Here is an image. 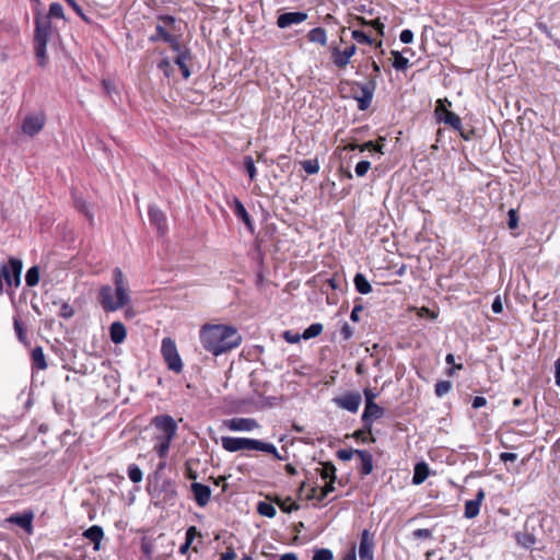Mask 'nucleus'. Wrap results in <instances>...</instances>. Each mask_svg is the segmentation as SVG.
I'll return each instance as SVG.
<instances>
[{
  "mask_svg": "<svg viewBox=\"0 0 560 560\" xmlns=\"http://www.w3.org/2000/svg\"><path fill=\"white\" fill-rule=\"evenodd\" d=\"M385 410L376 402L366 404L361 420L365 428L373 427V421L384 416Z\"/></svg>",
  "mask_w": 560,
  "mask_h": 560,
  "instance_id": "a211bd4d",
  "label": "nucleus"
},
{
  "mask_svg": "<svg viewBox=\"0 0 560 560\" xmlns=\"http://www.w3.org/2000/svg\"><path fill=\"white\" fill-rule=\"evenodd\" d=\"M73 315H74L73 307L69 303L63 302L59 310V316L63 317V318H71Z\"/></svg>",
  "mask_w": 560,
  "mask_h": 560,
  "instance_id": "09e8293b",
  "label": "nucleus"
},
{
  "mask_svg": "<svg viewBox=\"0 0 560 560\" xmlns=\"http://www.w3.org/2000/svg\"><path fill=\"white\" fill-rule=\"evenodd\" d=\"M365 405L375 402L374 399L377 397V394L373 392L371 388L364 389Z\"/></svg>",
  "mask_w": 560,
  "mask_h": 560,
  "instance_id": "69168bd1",
  "label": "nucleus"
},
{
  "mask_svg": "<svg viewBox=\"0 0 560 560\" xmlns=\"http://www.w3.org/2000/svg\"><path fill=\"white\" fill-rule=\"evenodd\" d=\"M83 536L94 542V550L97 551L101 548V541L104 537L103 528L98 525H93L84 530Z\"/></svg>",
  "mask_w": 560,
  "mask_h": 560,
  "instance_id": "b1692460",
  "label": "nucleus"
},
{
  "mask_svg": "<svg viewBox=\"0 0 560 560\" xmlns=\"http://www.w3.org/2000/svg\"><path fill=\"white\" fill-rule=\"evenodd\" d=\"M306 37L311 43H317L322 46L327 45V33L324 27L318 26V27L311 30L307 33Z\"/></svg>",
  "mask_w": 560,
  "mask_h": 560,
  "instance_id": "bb28decb",
  "label": "nucleus"
},
{
  "mask_svg": "<svg viewBox=\"0 0 560 560\" xmlns=\"http://www.w3.org/2000/svg\"><path fill=\"white\" fill-rule=\"evenodd\" d=\"M362 24L372 26L381 36H384L385 25L383 22H381L380 19H375L370 22H366L364 19H362Z\"/></svg>",
  "mask_w": 560,
  "mask_h": 560,
  "instance_id": "49530a36",
  "label": "nucleus"
},
{
  "mask_svg": "<svg viewBox=\"0 0 560 560\" xmlns=\"http://www.w3.org/2000/svg\"><path fill=\"white\" fill-rule=\"evenodd\" d=\"M238 219L246 225L250 233H254V224L249 218V212H236Z\"/></svg>",
  "mask_w": 560,
  "mask_h": 560,
  "instance_id": "864d4df0",
  "label": "nucleus"
},
{
  "mask_svg": "<svg viewBox=\"0 0 560 560\" xmlns=\"http://www.w3.org/2000/svg\"><path fill=\"white\" fill-rule=\"evenodd\" d=\"M355 148H358L361 152L375 151V152L382 153L383 144H378V143L376 144L373 141H366L363 144L357 145Z\"/></svg>",
  "mask_w": 560,
  "mask_h": 560,
  "instance_id": "a18cd8bd",
  "label": "nucleus"
},
{
  "mask_svg": "<svg viewBox=\"0 0 560 560\" xmlns=\"http://www.w3.org/2000/svg\"><path fill=\"white\" fill-rule=\"evenodd\" d=\"M266 499L277 504L283 513H292L300 510V505L291 497L282 498L279 494H267Z\"/></svg>",
  "mask_w": 560,
  "mask_h": 560,
  "instance_id": "aec40b11",
  "label": "nucleus"
},
{
  "mask_svg": "<svg viewBox=\"0 0 560 560\" xmlns=\"http://www.w3.org/2000/svg\"><path fill=\"white\" fill-rule=\"evenodd\" d=\"M301 165L305 173L308 175L316 174L319 171V163L317 159L301 161Z\"/></svg>",
  "mask_w": 560,
  "mask_h": 560,
  "instance_id": "4c0bfd02",
  "label": "nucleus"
},
{
  "mask_svg": "<svg viewBox=\"0 0 560 560\" xmlns=\"http://www.w3.org/2000/svg\"><path fill=\"white\" fill-rule=\"evenodd\" d=\"M323 329L324 327L320 323H314L303 331L302 338L305 340L315 338L322 334Z\"/></svg>",
  "mask_w": 560,
  "mask_h": 560,
  "instance_id": "72a5a7b5",
  "label": "nucleus"
},
{
  "mask_svg": "<svg viewBox=\"0 0 560 560\" xmlns=\"http://www.w3.org/2000/svg\"><path fill=\"white\" fill-rule=\"evenodd\" d=\"M307 13L303 11L285 12L277 18V26L279 28H287L292 24H299L307 19Z\"/></svg>",
  "mask_w": 560,
  "mask_h": 560,
  "instance_id": "dca6fc26",
  "label": "nucleus"
},
{
  "mask_svg": "<svg viewBox=\"0 0 560 560\" xmlns=\"http://www.w3.org/2000/svg\"><path fill=\"white\" fill-rule=\"evenodd\" d=\"M374 539L369 529L360 535L359 557L361 560H374Z\"/></svg>",
  "mask_w": 560,
  "mask_h": 560,
  "instance_id": "f8f14e48",
  "label": "nucleus"
},
{
  "mask_svg": "<svg viewBox=\"0 0 560 560\" xmlns=\"http://www.w3.org/2000/svg\"><path fill=\"white\" fill-rule=\"evenodd\" d=\"M46 122V116L43 112L25 116L22 124V131L28 137H34L42 131Z\"/></svg>",
  "mask_w": 560,
  "mask_h": 560,
  "instance_id": "1a4fd4ad",
  "label": "nucleus"
},
{
  "mask_svg": "<svg viewBox=\"0 0 560 560\" xmlns=\"http://www.w3.org/2000/svg\"><path fill=\"white\" fill-rule=\"evenodd\" d=\"M355 51L357 46L354 44L347 47L345 50H340L338 47H334L331 49L332 63L337 68L343 69L350 62V58L355 54Z\"/></svg>",
  "mask_w": 560,
  "mask_h": 560,
  "instance_id": "ddd939ff",
  "label": "nucleus"
},
{
  "mask_svg": "<svg viewBox=\"0 0 560 560\" xmlns=\"http://www.w3.org/2000/svg\"><path fill=\"white\" fill-rule=\"evenodd\" d=\"M128 477L132 482L138 483L142 480L143 474L138 465L131 464L128 466Z\"/></svg>",
  "mask_w": 560,
  "mask_h": 560,
  "instance_id": "58836bf2",
  "label": "nucleus"
},
{
  "mask_svg": "<svg viewBox=\"0 0 560 560\" xmlns=\"http://www.w3.org/2000/svg\"><path fill=\"white\" fill-rule=\"evenodd\" d=\"M32 359H33L34 364H35L39 370H45V369H47V362H46L45 354H44V351H43L42 347H36V348L33 350V352H32Z\"/></svg>",
  "mask_w": 560,
  "mask_h": 560,
  "instance_id": "2f4dec72",
  "label": "nucleus"
},
{
  "mask_svg": "<svg viewBox=\"0 0 560 560\" xmlns=\"http://www.w3.org/2000/svg\"><path fill=\"white\" fill-rule=\"evenodd\" d=\"M429 474L430 469L427 463L420 462L416 464L412 476V483L417 486L423 483L429 477Z\"/></svg>",
  "mask_w": 560,
  "mask_h": 560,
  "instance_id": "a878e982",
  "label": "nucleus"
},
{
  "mask_svg": "<svg viewBox=\"0 0 560 560\" xmlns=\"http://www.w3.org/2000/svg\"><path fill=\"white\" fill-rule=\"evenodd\" d=\"M224 425L231 431H253L258 423L252 418H232L224 421Z\"/></svg>",
  "mask_w": 560,
  "mask_h": 560,
  "instance_id": "2eb2a0df",
  "label": "nucleus"
},
{
  "mask_svg": "<svg viewBox=\"0 0 560 560\" xmlns=\"http://www.w3.org/2000/svg\"><path fill=\"white\" fill-rule=\"evenodd\" d=\"M509 213V221L508 225L510 230H515L518 226V212H508Z\"/></svg>",
  "mask_w": 560,
  "mask_h": 560,
  "instance_id": "bf43d9fd",
  "label": "nucleus"
},
{
  "mask_svg": "<svg viewBox=\"0 0 560 560\" xmlns=\"http://www.w3.org/2000/svg\"><path fill=\"white\" fill-rule=\"evenodd\" d=\"M452 387L451 381H439L434 386V393L438 397H443L451 392Z\"/></svg>",
  "mask_w": 560,
  "mask_h": 560,
  "instance_id": "e433bc0d",
  "label": "nucleus"
},
{
  "mask_svg": "<svg viewBox=\"0 0 560 560\" xmlns=\"http://www.w3.org/2000/svg\"><path fill=\"white\" fill-rule=\"evenodd\" d=\"M109 335H110V340L114 343H116V345L121 343L126 339V336H127V330H126L125 325L120 322H114L109 327Z\"/></svg>",
  "mask_w": 560,
  "mask_h": 560,
  "instance_id": "393cba45",
  "label": "nucleus"
},
{
  "mask_svg": "<svg viewBox=\"0 0 560 560\" xmlns=\"http://www.w3.org/2000/svg\"><path fill=\"white\" fill-rule=\"evenodd\" d=\"M221 557L224 558L225 560H235L236 552L233 547H228L225 552H223Z\"/></svg>",
  "mask_w": 560,
  "mask_h": 560,
  "instance_id": "774afa93",
  "label": "nucleus"
},
{
  "mask_svg": "<svg viewBox=\"0 0 560 560\" xmlns=\"http://www.w3.org/2000/svg\"><path fill=\"white\" fill-rule=\"evenodd\" d=\"M158 69L161 70L164 77L167 79H171L174 71L173 66L171 65V61L168 60L167 57L162 58L158 62Z\"/></svg>",
  "mask_w": 560,
  "mask_h": 560,
  "instance_id": "ea45409f",
  "label": "nucleus"
},
{
  "mask_svg": "<svg viewBox=\"0 0 560 560\" xmlns=\"http://www.w3.org/2000/svg\"><path fill=\"white\" fill-rule=\"evenodd\" d=\"M358 450L353 448H341L337 451V457L343 462L350 460Z\"/></svg>",
  "mask_w": 560,
  "mask_h": 560,
  "instance_id": "8fccbe9b",
  "label": "nucleus"
},
{
  "mask_svg": "<svg viewBox=\"0 0 560 560\" xmlns=\"http://www.w3.org/2000/svg\"><path fill=\"white\" fill-rule=\"evenodd\" d=\"M352 85L361 91L360 95L353 94V98L358 102V108L360 110H366L372 104L376 90L377 83L375 78H371L366 83L352 82Z\"/></svg>",
  "mask_w": 560,
  "mask_h": 560,
  "instance_id": "0eeeda50",
  "label": "nucleus"
},
{
  "mask_svg": "<svg viewBox=\"0 0 560 560\" xmlns=\"http://www.w3.org/2000/svg\"><path fill=\"white\" fill-rule=\"evenodd\" d=\"M352 38L360 44L372 45L373 43L371 36L360 30L352 31Z\"/></svg>",
  "mask_w": 560,
  "mask_h": 560,
  "instance_id": "c03bdc74",
  "label": "nucleus"
},
{
  "mask_svg": "<svg viewBox=\"0 0 560 560\" xmlns=\"http://www.w3.org/2000/svg\"><path fill=\"white\" fill-rule=\"evenodd\" d=\"M256 510L258 514L269 518L275 517L277 514L276 508L273 506V502L270 501L258 502Z\"/></svg>",
  "mask_w": 560,
  "mask_h": 560,
  "instance_id": "c85d7f7f",
  "label": "nucleus"
},
{
  "mask_svg": "<svg viewBox=\"0 0 560 560\" xmlns=\"http://www.w3.org/2000/svg\"><path fill=\"white\" fill-rule=\"evenodd\" d=\"M33 513L32 512H25L23 514H13L8 518V522L13 523L23 529H25L28 534H32L33 532Z\"/></svg>",
  "mask_w": 560,
  "mask_h": 560,
  "instance_id": "4be33fe9",
  "label": "nucleus"
},
{
  "mask_svg": "<svg viewBox=\"0 0 560 560\" xmlns=\"http://www.w3.org/2000/svg\"><path fill=\"white\" fill-rule=\"evenodd\" d=\"M25 282L28 287H35L39 282V268L37 266L31 267L25 276Z\"/></svg>",
  "mask_w": 560,
  "mask_h": 560,
  "instance_id": "c9c22d12",
  "label": "nucleus"
},
{
  "mask_svg": "<svg viewBox=\"0 0 560 560\" xmlns=\"http://www.w3.org/2000/svg\"><path fill=\"white\" fill-rule=\"evenodd\" d=\"M114 288L105 284L100 288L98 303L106 313L116 312L129 305L131 298L128 281L120 268L113 271Z\"/></svg>",
  "mask_w": 560,
  "mask_h": 560,
  "instance_id": "f03ea898",
  "label": "nucleus"
},
{
  "mask_svg": "<svg viewBox=\"0 0 560 560\" xmlns=\"http://www.w3.org/2000/svg\"><path fill=\"white\" fill-rule=\"evenodd\" d=\"M312 560H332V552L329 549L316 550Z\"/></svg>",
  "mask_w": 560,
  "mask_h": 560,
  "instance_id": "3c124183",
  "label": "nucleus"
},
{
  "mask_svg": "<svg viewBox=\"0 0 560 560\" xmlns=\"http://www.w3.org/2000/svg\"><path fill=\"white\" fill-rule=\"evenodd\" d=\"M194 65L195 60L190 50L177 43V69L184 79L187 80L190 77Z\"/></svg>",
  "mask_w": 560,
  "mask_h": 560,
  "instance_id": "9d476101",
  "label": "nucleus"
},
{
  "mask_svg": "<svg viewBox=\"0 0 560 560\" xmlns=\"http://www.w3.org/2000/svg\"><path fill=\"white\" fill-rule=\"evenodd\" d=\"M418 315L420 317L422 316H428L430 317L431 319H435L438 317V314L433 311H431L429 307H425V306H422L420 310H419V313Z\"/></svg>",
  "mask_w": 560,
  "mask_h": 560,
  "instance_id": "052dcab7",
  "label": "nucleus"
},
{
  "mask_svg": "<svg viewBox=\"0 0 560 560\" xmlns=\"http://www.w3.org/2000/svg\"><path fill=\"white\" fill-rule=\"evenodd\" d=\"M35 32L34 45L35 55L38 59L39 66L44 67L47 61V44L52 35V24L49 16H44L39 11L34 18Z\"/></svg>",
  "mask_w": 560,
  "mask_h": 560,
  "instance_id": "20e7f679",
  "label": "nucleus"
},
{
  "mask_svg": "<svg viewBox=\"0 0 560 560\" xmlns=\"http://www.w3.org/2000/svg\"><path fill=\"white\" fill-rule=\"evenodd\" d=\"M360 464L358 466L361 476H368L373 471V456L369 451L359 450L355 452Z\"/></svg>",
  "mask_w": 560,
  "mask_h": 560,
  "instance_id": "412c9836",
  "label": "nucleus"
},
{
  "mask_svg": "<svg viewBox=\"0 0 560 560\" xmlns=\"http://www.w3.org/2000/svg\"><path fill=\"white\" fill-rule=\"evenodd\" d=\"M486 498L483 489H479L474 500H468L465 503L464 516L466 518H475L480 513V506Z\"/></svg>",
  "mask_w": 560,
  "mask_h": 560,
  "instance_id": "f3484780",
  "label": "nucleus"
},
{
  "mask_svg": "<svg viewBox=\"0 0 560 560\" xmlns=\"http://www.w3.org/2000/svg\"><path fill=\"white\" fill-rule=\"evenodd\" d=\"M500 459L503 463L515 462L517 459V454L516 453L504 452V453L500 454Z\"/></svg>",
  "mask_w": 560,
  "mask_h": 560,
  "instance_id": "0e129e2a",
  "label": "nucleus"
},
{
  "mask_svg": "<svg viewBox=\"0 0 560 560\" xmlns=\"http://www.w3.org/2000/svg\"><path fill=\"white\" fill-rule=\"evenodd\" d=\"M340 335L343 340H349L353 336V328L348 323H345L340 329Z\"/></svg>",
  "mask_w": 560,
  "mask_h": 560,
  "instance_id": "4d7b16f0",
  "label": "nucleus"
},
{
  "mask_svg": "<svg viewBox=\"0 0 560 560\" xmlns=\"http://www.w3.org/2000/svg\"><path fill=\"white\" fill-rule=\"evenodd\" d=\"M355 290L361 294H369L372 292V285L368 281L364 275L357 273L353 279Z\"/></svg>",
  "mask_w": 560,
  "mask_h": 560,
  "instance_id": "cd10ccee",
  "label": "nucleus"
},
{
  "mask_svg": "<svg viewBox=\"0 0 560 560\" xmlns=\"http://www.w3.org/2000/svg\"><path fill=\"white\" fill-rule=\"evenodd\" d=\"M516 540L520 545H522L523 547H526V548L532 547L536 542L535 537L528 533L517 534Z\"/></svg>",
  "mask_w": 560,
  "mask_h": 560,
  "instance_id": "37998d69",
  "label": "nucleus"
},
{
  "mask_svg": "<svg viewBox=\"0 0 560 560\" xmlns=\"http://www.w3.org/2000/svg\"><path fill=\"white\" fill-rule=\"evenodd\" d=\"M162 354L170 370H175V343L171 338L162 341Z\"/></svg>",
  "mask_w": 560,
  "mask_h": 560,
  "instance_id": "5701e85b",
  "label": "nucleus"
},
{
  "mask_svg": "<svg viewBox=\"0 0 560 560\" xmlns=\"http://www.w3.org/2000/svg\"><path fill=\"white\" fill-rule=\"evenodd\" d=\"M491 308H492V312L495 313V314H500L502 313L503 311V305H502V302H501V299L500 296H497L493 302H492V305H491Z\"/></svg>",
  "mask_w": 560,
  "mask_h": 560,
  "instance_id": "e2e57ef3",
  "label": "nucleus"
},
{
  "mask_svg": "<svg viewBox=\"0 0 560 560\" xmlns=\"http://www.w3.org/2000/svg\"><path fill=\"white\" fill-rule=\"evenodd\" d=\"M435 113L439 122H444L456 131L462 129V119L456 113L446 108H441L440 106L436 107Z\"/></svg>",
  "mask_w": 560,
  "mask_h": 560,
  "instance_id": "4468645a",
  "label": "nucleus"
},
{
  "mask_svg": "<svg viewBox=\"0 0 560 560\" xmlns=\"http://www.w3.org/2000/svg\"><path fill=\"white\" fill-rule=\"evenodd\" d=\"M362 311H363V306L361 304L354 305V307L352 308L351 315H350L351 320L359 322L360 320L359 314Z\"/></svg>",
  "mask_w": 560,
  "mask_h": 560,
  "instance_id": "338daca9",
  "label": "nucleus"
},
{
  "mask_svg": "<svg viewBox=\"0 0 560 560\" xmlns=\"http://www.w3.org/2000/svg\"><path fill=\"white\" fill-rule=\"evenodd\" d=\"M154 428V450L160 457H164L170 447V442L175 434V422L170 416H159L152 421Z\"/></svg>",
  "mask_w": 560,
  "mask_h": 560,
  "instance_id": "39448f33",
  "label": "nucleus"
},
{
  "mask_svg": "<svg viewBox=\"0 0 560 560\" xmlns=\"http://www.w3.org/2000/svg\"><path fill=\"white\" fill-rule=\"evenodd\" d=\"M412 536L419 539H430L432 538V530L429 528H418L413 530Z\"/></svg>",
  "mask_w": 560,
  "mask_h": 560,
  "instance_id": "5fc2aeb1",
  "label": "nucleus"
},
{
  "mask_svg": "<svg viewBox=\"0 0 560 560\" xmlns=\"http://www.w3.org/2000/svg\"><path fill=\"white\" fill-rule=\"evenodd\" d=\"M45 16H49V20L54 19H65L63 8L60 3L54 2L49 7V12Z\"/></svg>",
  "mask_w": 560,
  "mask_h": 560,
  "instance_id": "a19ab883",
  "label": "nucleus"
},
{
  "mask_svg": "<svg viewBox=\"0 0 560 560\" xmlns=\"http://www.w3.org/2000/svg\"><path fill=\"white\" fill-rule=\"evenodd\" d=\"M149 214H150L151 222H153L156 225L158 230L161 233H164L165 229H166V219L164 217V213L163 212H149Z\"/></svg>",
  "mask_w": 560,
  "mask_h": 560,
  "instance_id": "f704fd0d",
  "label": "nucleus"
},
{
  "mask_svg": "<svg viewBox=\"0 0 560 560\" xmlns=\"http://www.w3.org/2000/svg\"><path fill=\"white\" fill-rule=\"evenodd\" d=\"M175 19L171 15L159 18V23L155 26V34L150 36L151 42L163 40L170 44L171 48L175 50V37L171 33L174 28Z\"/></svg>",
  "mask_w": 560,
  "mask_h": 560,
  "instance_id": "423d86ee",
  "label": "nucleus"
},
{
  "mask_svg": "<svg viewBox=\"0 0 560 560\" xmlns=\"http://www.w3.org/2000/svg\"><path fill=\"white\" fill-rule=\"evenodd\" d=\"M370 167H371V163L369 161L363 160V161H360L355 165L354 172H355L357 176L362 177L368 173Z\"/></svg>",
  "mask_w": 560,
  "mask_h": 560,
  "instance_id": "de8ad7c7",
  "label": "nucleus"
},
{
  "mask_svg": "<svg viewBox=\"0 0 560 560\" xmlns=\"http://www.w3.org/2000/svg\"><path fill=\"white\" fill-rule=\"evenodd\" d=\"M221 444L225 451L231 453L238 451H259L271 454L278 460L283 459L273 444L256 439L223 436Z\"/></svg>",
  "mask_w": 560,
  "mask_h": 560,
  "instance_id": "7ed1b4c3",
  "label": "nucleus"
},
{
  "mask_svg": "<svg viewBox=\"0 0 560 560\" xmlns=\"http://www.w3.org/2000/svg\"><path fill=\"white\" fill-rule=\"evenodd\" d=\"M23 262L20 259L11 258L7 265L1 268V275L9 285L19 287L21 283Z\"/></svg>",
  "mask_w": 560,
  "mask_h": 560,
  "instance_id": "6e6552de",
  "label": "nucleus"
},
{
  "mask_svg": "<svg viewBox=\"0 0 560 560\" xmlns=\"http://www.w3.org/2000/svg\"><path fill=\"white\" fill-rule=\"evenodd\" d=\"M190 490L198 506L203 508L209 503L211 498V490L208 486L199 482H192Z\"/></svg>",
  "mask_w": 560,
  "mask_h": 560,
  "instance_id": "6ab92c4d",
  "label": "nucleus"
},
{
  "mask_svg": "<svg viewBox=\"0 0 560 560\" xmlns=\"http://www.w3.org/2000/svg\"><path fill=\"white\" fill-rule=\"evenodd\" d=\"M394 57L393 67L396 70L405 71L409 68V59L404 57L399 51L392 50Z\"/></svg>",
  "mask_w": 560,
  "mask_h": 560,
  "instance_id": "7c9ffc66",
  "label": "nucleus"
},
{
  "mask_svg": "<svg viewBox=\"0 0 560 560\" xmlns=\"http://www.w3.org/2000/svg\"><path fill=\"white\" fill-rule=\"evenodd\" d=\"M243 164H244V170L246 171V173L249 176V179L254 180L256 177V167H255V162H254L253 158L250 155H245Z\"/></svg>",
  "mask_w": 560,
  "mask_h": 560,
  "instance_id": "79ce46f5",
  "label": "nucleus"
},
{
  "mask_svg": "<svg viewBox=\"0 0 560 560\" xmlns=\"http://www.w3.org/2000/svg\"><path fill=\"white\" fill-rule=\"evenodd\" d=\"M399 38L404 44H410L413 40V33L410 30L401 31Z\"/></svg>",
  "mask_w": 560,
  "mask_h": 560,
  "instance_id": "13d9d810",
  "label": "nucleus"
},
{
  "mask_svg": "<svg viewBox=\"0 0 560 560\" xmlns=\"http://www.w3.org/2000/svg\"><path fill=\"white\" fill-rule=\"evenodd\" d=\"M332 401L339 408L355 413L359 410L362 397L359 392H347L341 396L335 397Z\"/></svg>",
  "mask_w": 560,
  "mask_h": 560,
  "instance_id": "9b49d317",
  "label": "nucleus"
},
{
  "mask_svg": "<svg viewBox=\"0 0 560 560\" xmlns=\"http://www.w3.org/2000/svg\"><path fill=\"white\" fill-rule=\"evenodd\" d=\"M69 7L72 8V10L85 22H89L88 16L83 13L82 8L75 0H65Z\"/></svg>",
  "mask_w": 560,
  "mask_h": 560,
  "instance_id": "603ef678",
  "label": "nucleus"
},
{
  "mask_svg": "<svg viewBox=\"0 0 560 560\" xmlns=\"http://www.w3.org/2000/svg\"><path fill=\"white\" fill-rule=\"evenodd\" d=\"M352 436L357 441H360L362 443H368V442L374 443L375 442V438L372 435V427H369V429H368L363 425V429H359V430L354 431Z\"/></svg>",
  "mask_w": 560,
  "mask_h": 560,
  "instance_id": "c756f323",
  "label": "nucleus"
},
{
  "mask_svg": "<svg viewBox=\"0 0 560 560\" xmlns=\"http://www.w3.org/2000/svg\"><path fill=\"white\" fill-rule=\"evenodd\" d=\"M487 405V399L482 396H476L474 399H472V402H471V406L474 409H478V408H481L483 406Z\"/></svg>",
  "mask_w": 560,
  "mask_h": 560,
  "instance_id": "680f3d73",
  "label": "nucleus"
},
{
  "mask_svg": "<svg viewBox=\"0 0 560 560\" xmlns=\"http://www.w3.org/2000/svg\"><path fill=\"white\" fill-rule=\"evenodd\" d=\"M196 537H200V533L197 530V528L195 526H190L186 532L185 542H187L191 546V544Z\"/></svg>",
  "mask_w": 560,
  "mask_h": 560,
  "instance_id": "6e6d98bb",
  "label": "nucleus"
},
{
  "mask_svg": "<svg viewBox=\"0 0 560 560\" xmlns=\"http://www.w3.org/2000/svg\"><path fill=\"white\" fill-rule=\"evenodd\" d=\"M319 475L325 480L337 479L335 465L331 462L323 463Z\"/></svg>",
  "mask_w": 560,
  "mask_h": 560,
  "instance_id": "473e14b6",
  "label": "nucleus"
},
{
  "mask_svg": "<svg viewBox=\"0 0 560 560\" xmlns=\"http://www.w3.org/2000/svg\"><path fill=\"white\" fill-rule=\"evenodd\" d=\"M200 342L206 351L218 357L237 348L242 337L233 326L206 324L200 329Z\"/></svg>",
  "mask_w": 560,
  "mask_h": 560,
  "instance_id": "f257e3e1",
  "label": "nucleus"
}]
</instances>
